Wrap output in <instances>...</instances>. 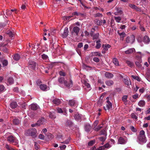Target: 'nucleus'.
Listing matches in <instances>:
<instances>
[{"label": "nucleus", "instance_id": "052dcab7", "mask_svg": "<svg viewBox=\"0 0 150 150\" xmlns=\"http://www.w3.org/2000/svg\"><path fill=\"white\" fill-rule=\"evenodd\" d=\"M38 138L41 139H44V136L43 135L40 134H39Z\"/></svg>", "mask_w": 150, "mask_h": 150}, {"label": "nucleus", "instance_id": "de8ad7c7", "mask_svg": "<svg viewBox=\"0 0 150 150\" xmlns=\"http://www.w3.org/2000/svg\"><path fill=\"white\" fill-rule=\"evenodd\" d=\"M127 96H123L122 98V100L124 102H127Z\"/></svg>", "mask_w": 150, "mask_h": 150}, {"label": "nucleus", "instance_id": "dca6fc26", "mask_svg": "<svg viewBox=\"0 0 150 150\" xmlns=\"http://www.w3.org/2000/svg\"><path fill=\"white\" fill-rule=\"evenodd\" d=\"M53 104L56 105H58L61 103V101L59 99L55 98L52 101Z\"/></svg>", "mask_w": 150, "mask_h": 150}, {"label": "nucleus", "instance_id": "f03ea898", "mask_svg": "<svg viewBox=\"0 0 150 150\" xmlns=\"http://www.w3.org/2000/svg\"><path fill=\"white\" fill-rule=\"evenodd\" d=\"M138 139L140 144L144 143L146 141V138L145 134V132L143 130H141L139 134L138 137Z\"/></svg>", "mask_w": 150, "mask_h": 150}, {"label": "nucleus", "instance_id": "774afa93", "mask_svg": "<svg viewBox=\"0 0 150 150\" xmlns=\"http://www.w3.org/2000/svg\"><path fill=\"white\" fill-rule=\"evenodd\" d=\"M57 112L58 113H62L63 112V110H62V109L61 108H58L57 109Z\"/></svg>", "mask_w": 150, "mask_h": 150}, {"label": "nucleus", "instance_id": "3c124183", "mask_svg": "<svg viewBox=\"0 0 150 150\" xmlns=\"http://www.w3.org/2000/svg\"><path fill=\"white\" fill-rule=\"evenodd\" d=\"M95 142L93 140H92L89 142L88 143V145L89 146H92L95 143Z\"/></svg>", "mask_w": 150, "mask_h": 150}, {"label": "nucleus", "instance_id": "1a4fd4ad", "mask_svg": "<svg viewBox=\"0 0 150 150\" xmlns=\"http://www.w3.org/2000/svg\"><path fill=\"white\" fill-rule=\"evenodd\" d=\"M79 28L77 26L74 27L72 31L71 32L72 35H73L75 33V35L76 36H77L79 31Z\"/></svg>", "mask_w": 150, "mask_h": 150}, {"label": "nucleus", "instance_id": "6e6d98bb", "mask_svg": "<svg viewBox=\"0 0 150 150\" xmlns=\"http://www.w3.org/2000/svg\"><path fill=\"white\" fill-rule=\"evenodd\" d=\"M93 60L96 62H99L100 60L99 59L96 57H94L93 58Z\"/></svg>", "mask_w": 150, "mask_h": 150}, {"label": "nucleus", "instance_id": "bb28decb", "mask_svg": "<svg viewBox=\"0 0 150 150\" xmlns=\"http://www.w3.org/2000/svg\"><path fill=\"white\" fill-rule=\"evenodd\" d=\"M14 82V80L13 78L11 77H9L7 79V82L9 84L11 85L13 84Z\"/></svg>", "mask_w": 150, "mask_h": 150}, {"label": "nucleus", "instance_id": "20e7f679", "mask_svg": "<svg viewBox=\"0 0 150 150\" xmlns=\"http://www.w3.org/2000/svg\"><path fill=\"white\" fill-rule=\"evenodd\" d=\"M7 140L10 144H13V145H16L18 143V141L16 138L13 135H10L8 136L7 138Z\"/></svg>", "mask_w": 150, "mask_h": 150}, {"label": "nucleus", "instance_id": "6e6552de", "mask_svg": "<svg viewBox=\"0 0 150 150\" xmlns=\"http://www.w3.org/2000/svg\"><path fill=\"white\" fill-rule=\"evenodd\" d=\"M106 102L107 104L104 106V109L105 110H109L112 108V103L108 100H107Z\"/></svg>", "mask_w": 150, "mask_h": 150}, {"label": "nucleus", "instance_id": "8fccbe9b", "mask_svg": "<svg viewBox=\"0 0 150 150\" xmlns=\"http://www.w3.org/2000/svg\"><path fill=\"white\" fill-rule=\"evenodd\" d=\"M94 17H102L103 16V15L100 13H97L94 15Z\"/></svg>", "mask_w": 150, "mask_h": 150}, {"label": "nucleus", "instance_id": "e433bc0d", "mask_svg": "<svg viewBox=\"0 0 150 150\" xmlns=\"http://www.w3.org/2000/svg\"><path fill=\"white\" fill-rule=\"evenodd\" d=\"M7 34L8 35L9 37L11 38L13 37L14 35L12 32L10 30H8L7 31Z\"/></svg>", "mask_w": 150, "mask_h": 150}, {"label": "nucleus", "instance_id": "393cba45", "mask_svg": "<svg viewBox=\"0 0 150 150\" xmlns=\"http://www.w3.org/2000/svg\"><path fill=\"white\" fill-rule=\"evenodd\" d=\"M91 128V126L89 124H87L85 126V129L86 132L90 131Z\"/></svg>", "mask_w": 150, "mask_h": 150}, {"label": "nucleus", "instance_id": "37998d69", "mask_svg": "<svg viewBox=\"0 0 150 150\" xmlns=\"http://www.w3.org/2000/svg\"><path fill=\"white\" fill-rule=\"evenodd\" d=\"M123 81L124 82V83L125 85H127V86L129 85V83H130V82L127 79H123Z\"/></svg>", "mask_w": 150, "mask_h": 150}, {"label": "nucleus", "instance_id": "69168bd1", "mask_svg": "<svg viewBox=\"0 0 150 150\" xmlns=\"http://www.w3.org/2000/svg\"><path fill=\"white\" fill-rule=\"evenodd\" d=\"M62 137V135L60 134H59L57 135L56 137V138L58 139H59L60 138Z\"/></svg>", "mask_w": 150, "mask_h": 150}, {"label": "nucleus", "instance_id": "ddd939ff", "mask_svg": "<svg viewBox=\"0 0 150 150\" xmlns=\"http://www.w3.org/2000/svg\"><path fill=\"white\" fill-rule=\"evenodd\" d=\"M69 30L68 28L66 27L65 28L64 32L62 34V37L63 38H65L67 37L68 35Z\"/></svg>", "mask_w": 150, "mask_h": 150}, {"label": "nucleus", "instance_id": "412c9836", "mask_svg": "<svg viewBox=\"0 0 150 150\" xmlns=\"http://www.w3.org/2000/svg\"><path fill=\"white\" fill-rule=\"evenodd\" d=\"M50 43V46L51 47V48H52V49H54L56 50L58 48V47L59 46L56 43H54L53 44H51V41Z\"/></svg>", "mask_w": 150, "mask_h": 150}, {"label": "nucleus", "instance_id": "09e8293b", "mask_svg": "<svg viewBox=\"0 0 150 150\" xmlns=\"http://www.w3.org/2000/svg\"><path fill=\"white\" fill-rule=\"evenodd\" d=\"M2 64L4 66H6L8 64V61L6 60H4L2 61Z\"/></svg>", "mask_w": 150, "mask_h": 150}, {"label": "nucleus", "instance_id": "aec40b11", "mask_svg": "<svg viewBox=\"0 0 150 150\" xmlns=\"http://www.w3.org/2000/svg\"><path fill=\"white\" fill-rule=\"evenodd\" d=\"M73 123L70 120H67L65 123V126L66 127H71Z\"/></svg>", "mask_w": 150, "mask_h": 150}, {"label": "nucleus", "instance_id": "ea45409f", "mask_svg": "<svg viewBox=\"0 0 150 150\" xmlns=\"http://www.w3.org/2000/svg\"><path fill=\"white\" fill-rule=\"evenodd\" d=\"M92 55L94 56H100L101 54L98 52H92Z\"/></svg>", "mask_w": 150, "mask_h": 150}, {"label": "nucleus", "instance_id": "5701e85b", "mask_svg": "<svg viewBox=\"0 0 150 150\" xmlns=\"http://www.w3.org/2000/svg\"><path fill=\"white\" fill-rule=\"evenodd\" d=\"M105 76L108 78H111L113 77V75L110 73L106 72L105 73Z\"/></svg>", "mask_w": 150, "mask_h": 150}, {"label": "nucleus", "instance_id": "4d7b16f0", "mask_svg": "<svg viewBox=\"0 0 150 150\" xmlns=\"http://www.w3.org/2000/svg\"><path fill=\"white\" fill-rule=\"evenodd\" d=\"M59 147L61 150H63L66 149V146L65 145H64L62 146H59Z\"/></svg>", "mask_w": 150, "mask_h": 150}, {"label": "nucleus", "instance_id": "a878e982", "mask_svg": "<svg viewBox=\"0 0 150 150\" xmlns=\"http://www.w3.org/2000/svg\"><path fill=\"white\" fill-rule=\"evenodd\" d=\"M5 146L7 150H17L13 148L11 146L8 144H6Z\"/></svg>", "mask_w": 150, "mask_h": 150}, {"label": "nucleus", "instance_id": "4468645a", "mask_svg": "<svg viewBox=\"0 0 150 150\" xmlns=\"http://www.w3.org/2000/svg\"><path fill=\"white\" fill-rule=\"evenodd\" d=\"M44 118H42L37 122V123L36 124H37L38 126H40L44 123L46 122Z\"/></svg>", "mask_w": 150, "mask_h": 150}, {"label": "nucleus", "instance_id": "6ab92c4d", "mask_svg": "<svg viewBox=\"0 0 150 150\" xmlns=\"http://www.w3.org/2000/svg\"><path fill=\"white\" fill-rule=\"evenodd\" d=\"M10 107L12 109L16 108L18 106L17 103L16 102H12L10 105Z\"/></svg>", "mask_w": 150, "mask_h": 150}, {"label": "nucleus", "instance_id": "e2e57ef3", "mask_svg": "<svg viewBox=\"0 0 150 150\" xmlns=\"http://www.w3.org/2000/svg\"><path fill=\"white\" fill-rule=\"evenodd\" d=\"M138 94L136 93L135 95H133L132 96V97L133 99H135L138 98Z\"/></svg>", "mask_w": 150, "mask_h": 150}, {"label": "nucleus", "instance_id": "f3484780", "mask_svg": "<svg viewBox=\"0 0 150 150\" xmlns=\"http://www.w3.org/2000/svg\"><path fill=\"white\" fill-rule=\"evenodd\" d=\"M142 62V59L141 57H139L138 58V61L135 62V64L136 66L139 68H141L142 67L141 63Z\"/></svg>", "mask_w": 150, "mask_h": 150}, {"label": "nucleus", "instance_id": "c756f323", "mask_svg": "<svg viewBox=\"0 0 150 150\" xmlns=\"http://www.w3.org/2000/svg\"><path fill=\"white\" fill-rule=\"evenodd\" d=\"M20 55L18 54H15L13 57V58L15 60L18 61L20 58Z\"/></svg>", "mask_w": 150, "mask_h": 150}, {"label": "nucleus", "instance_id": "9b49d317", "mask_svg": "<svg viewBox=\"0 0 150 150\" xmlns=\"http://www.w3.org/2000/svg\"><path fill=\"white\" fill-rule=\"evenodd\" d=\"M77 104V101L74 99L69 100V105L71 106H75Z\"/></svg>", "mask_w": 150, "mask_h": 150}, {"label": "nucleus", "instance_id": "f257e3e1", "mask_svg": "<svg viewBox=\"0 0 150 150\" xmlns=\"http://www.w3.org/2000/svg\"><path fill=\"white\" fill-rule=\"evenodd\" d=\"M58 81L60 83H64L65 86L68 88H70L73 86V82L70 80L69 82H68L66 80H64V78L63 77H61L58 79Z\"/></svg>", "mask_w": 150, "mask_h": 150}, {"label": "nucleus", "instance_id": "680f3d73", "mask_svg": "<svg viewBox=\"0 0 150 150\" xmlns=\"http://www.w3.org/2000/svg\"><path fill=\"white\" fill-rule=\"evenodd\" d=\"M59 74L60 76H65L66 75V74L64 72L60 71L59 72Z\"/></svg>", "mask_w": 150, "mask_h": 150}, {"label": "nucleus", "instance_id": "c9c22d12", "mask_svg": "<svg viewBox=\"0 0 150 150\" xmlns=\"http://www.w3.org/2000/svg\"><path fill=\"white\" fill-rule=\"evenodd\" d=\"M102 127V126H100V125H98V126L96 127L95 126L93 128V129L96 131H98Z\"/></svg>", "mask_w": 150, "mask_h": 150}, {"label": "nucleus", "instance_id": "0e129e2a", "mask_svg": "<svg viewBox=\"0 0 150 150\" xmlns=\"http://www.w3.org/2000/svg\"><path fill=\"white\" fill-rule=\"evenodd\" d=\"M104 146H100V147H99V148H97L96 149V150H104Z\"/></svg>", "mask_w": 150, "mask_h": 150}, {"label": "nucleus", "instance_id": "2eb2a0df", "mask_svg": "<svg viewBox=\"0 0 150 150\" xmlns=\"http://www.w3.org/2000/svg\"><path fill=\"white\" fill-rule=\"evenodd\" d=\"M129 6L132 8L135 9L137 11H141V9L135 5L130 4H129Z\"/></svg>", "mask_w": 150, "mask_h": 150}, {"label": "nucleus", "instance_id": "b1692460", "mask_svg": "<svg viewBox=\"0 0 150 150\" xmlns=\"http://www.w3.org/2000/svg\"><path fill=\"white\" fill-rule=\"evenodd\" d=\"M126 63L127 64V65L129 67H130L131 68H132L133 67H134V64L133 62L129 61V60H126Z\"/></svg>", "mask_w": 150, "mask_h": 150}, {"label": "nucleus", "instance_id": "338daca9", "mask_svg": "<svg viewBox=\"0 0 150 150\" xmlns=\"http://www.w3.org/2000/svg\"><path fill=\"white\" fill-rule=\"evenodd\" d=\"M83 46V44L82 42L79 43L77 47L78 48H81Z\"/></svg>", "mask_w": 150, "mask_h": 150}, {"label": "nucleus", "instance_id": "cd10ccee", "mask_svg": "<svg viewBox=\"0 0 150 150\" xmlns=\"http://www.w3.org/2000/svg\"><path fill=\"white\" fill-rule=\"evenodd\" d=\"M40 88L42 90L45 91L47 88V86L45 84H41L40 85Z\"/></svg>", "mask_w": 150, "mask_h": 150}, {"label": "nucleus", "instance_id": "423d86ee", "mask_svg": "<svg viewBox=\"0 0 150 150\" xmlns=\"http://www.w3.org/2000/svg\"><path fill=\"white\" fill-rule=\"evenodd\" d=\"M135 40V37L133 35H131L130 36L127 37L126 39V42L127 43L133 44Z\"/></svg>", "mask_w": 150, "mask_h": 150}, {"label": "nucleus", "instance_id": "7ed1b4c3", "mask_svg": "<svg viewBox=\"0 0 150 150\" xmlns=\"http://www.w3.org/2000/svg\"><path fill=\"white\" fill-rule=\"evenodd\" d=\"M37 130L35 128L29 129L25 131V134L27 136H31L33 138L36 137Z\"/></svg>", "mask_w": 150, "mask_h": 150}, {"label": "nucleus", "instance_id": "f704fd0d", "mask_svg": "<svg viewBox=\"0 0 150 150\" xmlns=\"http://www.w3.org/2000/svg\"><path fill=\"white\" fill-rule=\"evenodd\" d=\"M118 35L120 36V38L122 39V40H123V38H124L125 37L126 34L124 32H122V33H120L118 31Z\"/></svg>", "mask_w": 150, "mask_h": 150}, {"label": "nucleus", "instance_id": "13d9d810", "mask_svg": "<svg viewBox=\"0 0 150 150\" xmlns=\"http://www.w3.org/2000/svg\"><path fill=\"white\" fill-rule=\"evenodd\" d=\"M99 35L98 33H97L94 35L93 36V39H95L98 38V37Z\"/></svg>", "mask_w": 150, "mask_h": 150}, {"label": "nucleus", "instance_id": "2f4dec72", "mask_svg": "<svg viewBox=\"0 0 150 150\" xmlns=\"http://www.w3.org/2000/svg\"><path fill=\"white\" fill-rule=\"evenodd\" d=\"M100 40H98L96 42L97 43L96 45V49H98L100 48L101 47V44L100 43Z\"/></svg>", "mask_w": 150, "mask_h": 150}, {"label": "nucleus", "instance_id": "a211bd4d", "mask_svg": "<svg viewBox=\"0 0 150 150\" xmlns=\"http://www.w3.org/2000/svg\"><path fill=\"white\" fill-rule=\"evenodd\" d=\"M39 108V106L36 104H32L30 105L31 110H36Z\"/></svg>", "mask_w": 150, "mask_h": 150}, {"label": "nucleus", "instance_id": "58836bf2", "mask_svg": "<svg viewBox=\"0 0 150 150\" xmlns=\"http://www.w3.org/2000/svg\"><path fill=\"white\" fill-rule=\"evenodd\" d=\"M131 77L134 79L138 81H141L140 78L137 76H135L133 75H132Z\"/></svg>", "mask_w": 150, "mask_h": 150}, {"label": "nucleus", "instance_id": "c03bdc74", "mask_svg": "<svg viewBox=\"0 0 150 150\" xmlns=\"http://www.w3.org/2000/svg\"><path fill=\"white\" fill-rule=\"evenodd\" d=\"M71 139V138H69L65 140V141H64L63 142H61V143H63V144H68L69 143V142L70 141Z\"/></svg>", "mask_w": 150, "mask_h": 150}, {"label": "nucleus", "instance_id": "4c0bfd02", "mask_svg": "<svg viewBox=\"0 0 150 150\" xmlns=\"http://www.w3.org/2000/svg\"><path fill=\"white\" fill-rule=\"evenodd\" d=\"M131 116L132 118L135 119V120L137 121V120L138 117L134 113H133L131 114Z\"/></svg>", "mask_w": 150, "mask_h": 150}, {"label": "nucleus", "instance_id": "5fc2aeb1", "mask_svg": "<svg viewBox=\"0 0 150 150\" xmlns=\"http://www.w3.org/2000/svg\"><path fill=\"white\" fill-rule=\"evenodd\" d=\"M101 21H100L99 20H97L96 21V24L98 25H102V22Z\"/></svg>", "mask_w": 150, "mask_h": 150}, {"label": "nucleus", "instance_id": "39448f33", "mask_svg": "<svg viewBox=\"0 0 150 150\" xmlns=\"http://www.w3.org/2000/svg\"><path fill=\"white\" fill-rule=\"evenodd\" d=\"M127 138L126 137H120L118 139L117 144L123 145L127 143Z\"/></svg>", "mask_w": 150, "mask_h": 150}, {"label": "nucleus", "instance_id": "a19ab883", "mask_svg": "<svg viewBox=\"0 0 150 150\" xmlns=\"http://www.w3.org/2000/svg\"><path fill=\"white\" fill-rule=\"evenodd\" d=\"M113 62L115 65L118 66L119 65L118 60L116 58H114L113 59Z\"/></svg>", "mask_w": 150, "mask_h": 150}, {"label": "nucleus", "instance_id": "a18cd8bd", "mask_svg": "<svg viewBox=\"0 0 150 150\" xmlns=\"http://www.w3.org/2000/svg\"><path fill=\"white\" fill-rule=\"evenodd\" d=\"M130 128L131 130L134 132H136L137 131V129L133 126H130Z\"/></svg>", "mask_w": 150, "mask_h": 150}, {"label": "nucleus", "instance_id": "4be33fe9", "mask_svg": "<svg viewBox=\"0 0 150 150\" xmlns=\"http://www.w3.org/2000/svg\"><path fill=\"white\" fill-rule=\"evenodd\" d=\"M135 51V50L134 48H132L129 49V50L125 51V53L127 54H130Z\"/></svg>", "mask_w": 150, "mask_h": 150}, {"label": "nucleus", "instance_id": "9d476101", "mask_svg": "<svg viewBox=\"0 0 150 150\" xmlns=\"http://www.w3.org/2000/svg\"><path fill=\"white\" fill-rule=\"evenodd\" d=\"M21 121L18 118L16 117H13V120L12 121L13 125H18L20 123Z\"/></svg>", "mask_w": 150, "mask_h": 150}, {"label": "nucleus", "instance_id": "7c9ffc66", "mask_svg": "<svg viewBox=\"0 0 150 150\" xmlns=\"http://www.w3.org/2000/svg\"><path fill=\"white\" fill-rule=\"evenodd\" d=\"M145 102L144 101L141 100L138 103V105L140 107H143L145 105Z\"/></svg>", "mask_w": 150, "mask_h": 150}, {"label": "nucleus", "instance_id": "bf43d9fd", "mask_svg": "<svg viewBox=\"0 0 150 150\" xmlns=\"http://www.w3.org/2000/svg\"><path fill=\"white\" fill-rule=\"evenodd\" d=\"M84 84L87 87V88H89L90 87V85L87 82L85 81Z\"/></svg>", "mask_w": 150, "mask_h": 150}, {"label": "nucleus", "instance_id": "864d4df0", "mask_svg": "<svg viewBox=\"0 0 150 150\" xmlns=\"http://www.w3.org/2000/svg\"><path fill=\"white\" fill-rule=\"evenodd\" d=\"M6 15H7V16H11L12 14V12H11V10H6Z\"/></svg>", "mask_w": 150, "mask_h": 150}, {"label": "nucleus", "instance_id": "0eeeda50", "mask_svg": "<svg viewBox=\"0 0 150 150\" xmlns=\"http://www.w3.org/2000/svg\"><path fill=\"white\" fill-rule=\"evenodd\" d=\"M28 64L29 68L33 70L35 69L37 64L36 62L31 60L29 61Z\"/></svg>", "mask_w": 150, "mask_h": 150}, {"label": "nucleus", "instance_id": "603ef678", "mask_svg": "<svg viewBox=\"0 0 150 150\" xmlns=\"http://www.w3.org/2000/svg\"><path fill=\"white\" fill-rule=\"evenodd\" d=\"M41 57H42V58L46 60V59H47L48 58V56L47 55H46V54H42L41 55Z\"/></svg>", "mask_w": 150, "mask_h": 150}, {"label": "nucleus", "instance_id": "72a5a7b5", "mask_svg": "<svg viewBox=\"0 0 150 150\" xmlns=\"http://www.w3.org/2000/svg\"><path fill=\"white\" fill-rule=\"evenodd\" d=\"M6 90L4 86L3 85H0V92H4Z\"/></svg>", "mask_w": 150, "mask_h": 150}, {"label": "nucleus", "instance_id": "49530a36", "mask_svg": "<svg viewBox=\"0 0 150 150\" xmlns=\"http://www.w3.org/2000/svg\"><path fill=\"white\" fill-rule=\"evenodd\" d=\"M72 14L73 15H75V16H83V14L81 13H79L76 12H75L73 13H72Z\"/></svg>", "mask_w": 150, "mask_h": 150}, {"label": "nucleus", "instance_id": "c85d7f7f", "mask_svg": "<svg viewBox=\"0 0 150 150\" xmlns=\"http://www.w3.org/2000/svg\"><path fill=\"white\" fill-rule=\"evenodd\" d=\"M106 84L108 86H110L112 85L114 82L113 81L111 80H108L105 82Z\"/></svg>", "mask_w": 150, "mask_h": 150}, {"label": "nucleus", "instance_id": "79ce46f5", "mask_svg": "<svg viewBox=\"0 0 150 150\" xmlns=\"http://www.w3.org/2000/svg\"><path fill=\"white\" fill-rule=\"evenodd\" d=\"M116 10L120 15L122 14V11L121 10V8H116Z\"/></svg>", "mask_w": 150, "mask_h": 150}, {"label": "nucleus", "instance_id": "f8f14e48", "mask_svg": "<svg viewBox=\"0 0 150 150\" xmlns=\"http://www.w3.org/2000/svg\"><path fill=\"white\" fill-rule=\"evenodd\" d=\"M143 41L145 44H149L150 40L149 37L147 35H145L143 38Z\"/></svg>", "mask_w": 150, "mask_h": 150}, {"label": "nucleus", "instance_id": "473e14b6", "mask_svg": "<svg viewBox=\"0 0 150 150\" xmlns=\"http://www.w3.org/2000/svg\"><path fill=\"white\" fill-rule=\"evenodd\" d=\"M114 18L116 21L118 23H120L121 20V18L120 16H115Z\"/></svg>", "mask_w": 150, "mask_h": 150}]
</instances>
